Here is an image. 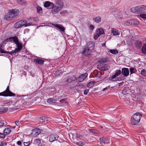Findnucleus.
<instances>
[{"label":"nucleus","instance_id":"f257e3e1","mask_svg":"<svg viewBox=\"0 0 146 146\" xmlns=\"http://www.w3.org/2000/svg\"><path fill=\"white\" fill-rule=\"evenodd\" d=\"M131 11L133 13H146V5L138 6L131 8Z\"/></svg>","mask_w":146,"mask_h":146},{"label":"nucleus","instance_id":"f03ea898","mask_svg":"<svg viewBox=\"0 0 146 146\" xmlns=\"http://www.w3.org/2000/svg\"><path fill=\"white\" fill-rule=\"evenodd\" d=\"M142 115L138 112H136L134 114L131 118V123L133 125H136L139 123Z\"/></svg>","mask_w":146,"mask_h":146},{"label":"nucleus","instance_id":"7ed1b4c3","mask_svg":"<svg viewBox=\"0 0 146 146\" xmlns=\"http://www.w3.org/2000/svg\"><path fill=\"white\" fill-rule=\"evenodd\" d=\"M17 15L16 11L13 9L10 11L5 16L4 18L6 20L11 19L15 17Z\"/></svg>","mask_w":146,"mask_h":146},{"label":"nucleus","instance_id":"20e7f679","mask_svg":"<svg viewBox=\"0 0 146 146\" xmlns=\"http://www.w3.org/2000/svg\"><path fill=\"white\" fill-rule=\"evenodd\" d=\"M15 43L16 44L17 47L14 50H13L10 52V54L11 55H12V54L14 53H16L19 52L22 50L23 47L22 43L19 41L18 39Z\"/></svg>","mask_w":146,"mask_h":146},{"label":"nucleus","instance_id":"39448f33","mask_svg":"<svg viewBox=\"0 0 146 146\" xmlns=\"http://www.w3.org/2000/svg\"><path fill=\"white\" fill-rule=\"evenodd\" d=\"M9 86H8L6 90L1 93H0V96H15V94L11 92L9 89Z\"/></svg>","mask_w":146,"mask_h":146},{"label":"nucleus","instance_id":"423d86ee","mask_svg":"<svg viewBox=\"0 0 146 146\" xmlns=\"http://www.w3.org/2000/svg\"><path fill=\"white\" fill-rule=\"evenodd\" d=\"M97 68L100 70H106L110 68V66L101 63L97 65Z\"/></svg>","mask_w":146,"mask_h":146},{"label":"nucleus","instance_id":"0eeeda50","mask_svg":"<svg viewBox=\"0 0 146 146\" xmlns=\"http://www.w3.org/2000/svg\"><path fill=\"white\" fill-rule=\"evenodd\" d=\"M52 11L51 12L53 14H56L58 13L61 10L60 8L57 7L53 3L52 4Z\"/></svg>","mask_w":146,"mask_h":146},{"label":"nucleus","instance_id":"6e6552de","mask_svg":"<svg viewBox=\"0 0 146 146\" xmlns=\"http://www.w3.org/2000/svg\"><path fill=\"white\" fill-rule=\"evenodd\" d=\"M18 38L17 36H15L14 37H10L7 38L5 41V44L7 42H11L15 43Z\"/></svg>","mask_w":146,"mask_h":146},{"label":"nucleus","instance_id":"1a4fd4ad","mask_svg":"<svg viewBox=\"0 0 146 146\" xmlns=\"http://www.w3.org/2000/svg\"><path fill=\"white\" fill-rule=\"evenodd\" d=\"M94 42L91 41L87 42L86 44L87 48L90 49L92 50L94 49Z\"/></svg>","mask_w":146,"mask_h":146},{"label":"nucleus","instance_id":"9d476101","mask_svg":"<svg viewBox=\"0 0 146 146\" xmlns=\"http://www.w3.org/2000/svg\"><path fill=\"white\" fill-rule=\"evenodd\" d=\"M88 74L85 73L80 75L78 78V80L79 82H82L87 76Z\"/></svg>","mask_w":146,"mask_h":146},{"label":"nucleus","instance_id":"9b49d317","mask_svg":"<svg viewBox=\"0 0 146 146\" xmlns=\"http://www.w3.org/2000/svg\"><path fill=\"white\" fill-rule=\"evenodd\" d=\"M92 52V50L87 48H84L83 51L82 52V54L86 56L90 55Z\"/></svg>","mask_w":146,"mask_h":146},{"label":"nucleus","instance_id":"f8f14e48","mask_svg":"<svg viewBox=\"0 0 146 146\" xmlns=\"http://www.w3.org/2000/svg\"><path fill=\"white\" fill-rule=\"evenodd\" d=\"M58 137V136L56 135L52 134L50 136L49 138V141L50 142L57 140Z\"/></svg>","mask_w":146,"mask_h":146},{"label":"nucleus","instance_id":"ddd939ff","mask_svg":"<svg viewBox=\"0 0 146 146\" xmlns=\"http://www.w3.org/2000/svg\"><path fill=\"white\" fill-rule=\"evenodd\" d=\"M55 5L57 7H59L60 9L61 10L64 4L63 1L62 0H58L56 2V4Z\"/></svg>","mask_w":146,"mask_h":146},{"label":"nucleus","instance_id":"4468645a","mask_svg":"<svg viewBox=\"0 0 146 146\" xmlns=\"http://www.w3.org/2000/svg\"><path fill=\"white\" fill-rule=\"evenodd\" d=\"M122 73L123 75L125 76H127L129 74V71L128 68H123L122 69Z\"/></svg>","mask_w":146,"mask_h":146},{"label":"nucleus","instance_id":"2eb2a0df","mask_svg":"<svg viewBox=\"0 0 146 146\" xmlns=\"http://www.w3.org/2000/svg\"><path fill=\"white\" fill-rule=\"evenodd\" d=\"M100 141L103 143H108L109 142V140L107 137H103L100 139Z\"/></svg>","mask_w":146,"mask_h":146},{"label":"nucleus","instance_id":"dca6fc26","mask_svg":"<svg viewBox=\"0 0 146 146\" xmlns=\"http://www.w3.org/2000/svg\"><path fill=\"white\" fill-rule=\"evenodd\" d=\"M54 26L58 29L61 31L63 32H65V29L64 27H63L61 25L55 24L54 25Z\"/></svg>","mask_w":146,"mask_h":146},{"label":"nucleus","instance_id":"f3484780","mask_svg":"<svg viewBox=\"0 0 146 146\" xmlns=\"http://www.w3.org/2000/svg\"><path fill=\"white\" fill-rule=\"evenodd\" d=\"M134 44L136 47L139 48H140L142 45L141 41L139 40L135 41L134 42Z\"/></svg>","mask_w":146,"mask_h":146},{"label":"nucleus","instance_id":"a211bd4d","mask_svg":"<svg viewBox=\"0 0 146 146\" xmlns=\"http://www.w3.org/2000/svg\"><path fill=\"white\" fill-rule=\"evenodd\" d=\"M57 100L56 99L53 98H49L47 100V102L50 104H52L53 103H55Z\"/></svg>","mask_w":146,"mask_h":146},{"label":"nucleus","instance_id":"6ab92c4d","mask_svg":"<svg viewBox=\"0 0 146 146\" xmlns=\"http://www.w3.org/2000/svg\"><path fill=\"white\" fill-rule=\"evenodd\" d=\"M111 33L113 34V35H119L118 31L115 29L112 28L111 30Z\"/></svg>","mask_w":146,"mask_h":146},{"label":"nucleus","instance_id":"aec40b11","mask_svg":"<svg viewBox=\"0 0 146 146\" xmlns=\"http://www.w3.org/2000/svg\"><path fill=\"white\" fill-rule=\"evenodd\" d=\"M40 133V129H35L33 131V134L35 136L38 135Z\"/></svg>","mask_w":146,"mask_h":146},{"label":"nucleus","instance_id":"412c9836","mask_svg":"<svg viewBox=\"0 0 146 146\" xmlns=\"http://www.w3.org/2000/svg\"><path fill=\"white\" fill-rule=\"evenodd\" d=\"M127 94V90L126 89H124L123 90L122 93L121 94V97L123 98H124L125 97Z\"/></svg>","mask_w":146,"mask_h":146},{"label":"nucleus","instance_id":"4be33fe9","mask_svg":"<svg viewBox=\"0 0 146 146\" xmlns=\"http://www.w3.org/2000/svg\"><path fill=\"white\" fill-rule=\"evenodd\" d=\"M19 23H20L21 27H25V25L27 23V21L26 20H22L19 21Z\"/></svg>","mask_w":146,"mask_h":146},{"label":"nucleus","instance_id":"5701e85b","mask_svg":"<svg viewBox=\"0 0 146 146\" xmlns=\"http://www.w3.org/2000/svg\"><path fill=\"white\" fill-rule=\"evenodd\" d=\"M97 33L99 35H101L104 33V31L103 29L102 28H98L96 30Z\"/></svg>","mask_w":146,"mask_h":146},{"label":"nucleus","instance_id":"b1692460","mask_svg":"<svg viewBox=\"0 0 146 146\" xmlns=\"http://www.w3.org/2000/svg\"><path fill=\"white\" fill-rule=\"evenodd\" d=\"M35 61L37 63L39 64H43L44 61L41 59L36 58L35 60Z\"/></svg>","mask_w":146,"mask_h":146},{"label":"nucleus","instance_id":"393cba45","mask_svg":"<svg viewBox=\"0 0 146 146\" xmlns=\"http://www.w3.org/2000/svg\"><path fill=\"white\" fill-rule=\"evenodd\" d=\"M52 3H53L49 1H46L44 2V7H49L50 5L52 6Z\"/></svg>","mask_w":146,"mask_h":146},{"label":"nucleus","instance_id":"a878e982","mask_svg":"<svg viewBox=\"0 0 146 146\" xmlns=\"http://www.w3.org/2000/svg\"><path fill=\"white\" fill-rule=\"evenodd\" d=\"M141 52L144 54H146V43L143 44V45L142 48Z\"/></svg>","mask_w":146,"mask_h":146},{"label":"nucleus","instance_id":"bb28decb","mask_svg":"<svg viewBox=\"0 0 146 146\" xmlns=\"http://www.w3.org/2000/svg\"><path fill=\"white\" fill-rule=\"evenodd\" d=\"M93 20L96 22L98 23L101 21V18L100 17H97L94 18Z\"/></svg>","mask_w":146,"mask_h":146},{"label":"nucleus","instance_id":"cd10ccee","mask_svg":"<svg viewBox=\"0 0 146 146\" xmlns=\"http://www.w3.org/2000/svg\"><path fill=\"white\" fill-rule=\"evenodd\" d=\"M95 83L94 82H90L87 84V87L89 88H91L94 85Z\"/></svg>","mask_w":146,"mask_h":146},{"label":"nucleus","instance_id":"c85d7f7f","mask_svg":"<svg viewBox=\"0 0 146 146\" xmlns=\"http://www.w3.org/2000/svg\"><path fill=\"white\" fill-rule=\"evenodd\" d=\"M1 112L5 113L7 112L8 110V108L7 107L0 108Z\"/></svg>","mask_w":146,"mask_h":146},{"label":"nucleus","instance_id":"c756f323","mask_svg":"<svg viewBox=\"0 0 146 146\" xmlns=\"http://www.w3.org/2000/svg\"><path fill=\"white\" fill-rule=\"evenodd\" d=\"M108 60L107 58H100L98 61L99 62H106L108 61Z\"/></svg>","mask_w":146,"mask_h":146},{"label":"nucleus","instance_id":"7c9ffc66","mask_svg":"<svg viewBox=\"0 0 146 146\" xmlns=\"http://www.w3.org/2000/svg\"><path fill=\"white\" fill-rule=\"evenodd\" d=\"M88 130L90 132H91L94 134H99L98 131L96 129H89Z\"/></svg>","mask_w":146,"mask_h":146},{"label":"nucleus","instance_id":"2f4dec72","mask_svg":"<svg viewBox=\"0 0 146 146\" xmlns=\"http://www.w3.org/2000/svg\"><path fill=\"white\" fill-rule=\"evenodd\" d=\"M11 131V129L9 128H6L4 131V133H6L7 134H9Z\"/></svg>","mask_w":146,"mask_h":146},{"label":"nucleus","instance_id":"473e14b6","mask_svg":"<svg viewBox=\"0 0 146 146\" xmlns=\"http://www.w3.org/2000/svg\"><path fill=\"white\" fill-rule=\"evenodd\" d=\"M34 143L35 144H37L38 145L41 143V141L39 139H36L34 140Z\"/></svg>","mask_w":146,"mask_h":146},{"label":"nucleus","instance_id":"72a5a7b5","mask_svg":"<svg viewBox=\"0 0 146 146\" xmlns=\"http://www.w3.org/2000/svg\"><path fill=\"white\" fill-rule=\"evenodd\" d=\"M110 52L113 54H117L118 53V51L116 49H111L110 50Z\"/></svg>","mask_w":146,"mask_h":146},{"label":"nucleus","instance_id":"f704fd0d","mask_svg":"<svg viewBox=\"0 0 146 146\" xmlns=\"http://www.w3.org/2000/svg\"><path fill=\"white\" fill-rule=\"evenodd\" d=\"M37 11L38 13H42V8L40 6H38L37 7Z\"/></svg>","mask_w":146,"mask_h":146},{"label":"nucleus","instance_id":"c9c22d12","mask_svg":"<svg viewBox=\"0 0 146 146\" xmlns=\"http://www.w3.org/2000/svg\"><path fill=\"white\" fill-rule=\"evenodd\" d=\"M116 77V76L114 75L110 77L109 78V79L110 80L113 81H117L116 79L115 78Z\"/></svg>","mask_w":146,"mask_h":146},{"label":"nucleus","instance_id":"e433bc0d","mask_svg":"<svg viewBox=\"0 0 146 146\" xmlns=\"http://www.w3.org/2000/svg\"><path fill=\"white\" fill-rule=\"evenodd\" d=\"M14 27H15L16 29L18 28L21 27L20 25V23H19V21L17 22H16L15 24Z\"/></svg>","mask_w":146,"mask_h":146},{"label":"nucleus","instance_id":"4c0bfd02","mask_svg":"<svg viewBox=\"0 0 146 146\" xmlns=\"http://www.w3.org/2000/svg\"><path fill=\"white\" fill-rule=\"evenodd\" d=\"M121 71L120 70H118L116 71L114 75L116 77L119 75L121 74Z\"/></svg>","mask_w":146,"mask_h":146},{"label":"nucleus","instance_id":"58836bf2","mask_svg":"<svg viewBox=\"0 0 146 146\" xmlns=\"http://www.w3.org/2000/svg\"><path fill=\"white\" fill-rule=\"evenodd\" d=\"M130 71L131 74H132L133 73H135L136 71V70L134 68H130Z\"/></svg>","mask_w":146,"mask_h":146},{"label":"nucleus","instance_id":"ea45409f","mask_svg":"<svg viewBox=\"0 0 146 146\" xmlns=\"http://www.w3.org/2000/svg\"><path fill=\"white\" fill-rule=\"evenodd\" d=\"M133 20H128L126 21V24L128 25H130L132 24Z\"/></svg>","mask_w":146,"mask_h":146},{"label":"nucleus","instance_id":"a19ab883","mask_svg":"<svg viewBox=\"0 0 146 146\" xmlns=\"http://www.w3.org/2000/svg\"><path fill=\"white\" fill-rule=\"evenodd\" d=\"M9 52V51L7 52L6 51H4L3 49L1 50L0 51V52H1V53H7L9 54H10V52Z\"/></svg>","mask_w":146,"mask_h":146},{"label":"nucleus","instance_id":"79ce46f5","mask_svg":"<svg viewBox=\"0 0 146 146\" xmlns=\"http://www.w3.org/2000/svg\"><path fill=\"white\" fill-rule=\"evenodd\" d=\"M141 73L142 75L146 76V71L145 70H141Z\"/></svg>","mask_w":146,"mask_h":146},{"label":"nucleus","instance_id":"37998d69","mask_svg":"<svg viewBox=\"0 0 146 146\" xmlns=\"http://www.w3.org/2000/svg\"><path fill=\"white\" fill-rule=\"evenodd\" d=\"M140 17L143 19H146V14L144 13L141 14L140 15Z\"/></svg>","mask_w":146,"mask_h":146},{"label":"nucleus","instance_id":"c03bdc74","mask_svg":"<svg viewBox=\"0 0 146 146\" xmlns=\"http://www.w3.org/2000/svg\"><path fill=\"white\" fill-rule=\"evenodd\" d=\"M132 24L135 25H138L139 24V22L137 20H133Z\"/></svg>","mask_w":146,"mask_h":146},{"label":"nucleus","instance_id":"a18cd8bd","mask_svg":"<svg viewBox=\"0 0 146 146\" xmlns=\"http://www.w3.org/2000/svg\"><path fill=\"white\" fill-rule=\"evenodd\" d=\"M70 77L72 82L75 81L77 79V78L75 76H73L71 77Z\"/></svg>","mask_w":146,"mask_h":146},{"label":"nucleus","instance_id":"49530a36","mask_svg":"<svg viewBox=\"0 0 146 146\" xmlns=\"http://www.w3.org/2000/svg\"><path fill=\"white\" fill-rule=\"evenodd\" d=\"M7 145V143L4 142H1L0 144V146H6Z\"/></svg>","mask_w":146,"mask_h":146},{"label":"nucleus","instance_id":"de8ad7c7","mask_svg":"<svg viewBox=\"0 0 146 146\" xmlns=\"http://www.w3.org/2000/svg\"><path fill=\"white\" fill-rule=\"evenodd\" d=\"M33 24L31 23H26L25 25V27H27L33 25Z\"/></svg>","mask_w":146,"mask_h":146},{"label":"nucleus","instance_id":"09e8293b","mask_svg":"<svg viewBox=\"0 0 146 146\" xmlns=\"http://www.w3.org/2000/svg\"><path fill=\"white\" fill-rule=\"evenodd\" d=\"M0 137L2 138H4L5 137V135L4 133H0Z\"/></svg>","mask_w":146,"mask_h":146},{"label":"nucleus","instance_id":"8fccbe9b","mask_svg":"<svg viewBox=\"0 0 146 146\" xmlns=\"http://www.w3.org/2000/svg\"><path fill=\"white\" fill-rule=\"evenodd\" d=\"M100 35H99V34L97 33V34L95 35V36H94V38L95 39H97L98 38Z\"/></svg>","mask_w":146,"mask_h":146},{"label":"nucleus","instance_id":"3c124183","mask_svg":"<svg viewBox=\"0 0 146 146\" xmlns=\"http://www.w3.org/2000/svg\"><path fill=\"white\" fill-rule=\"evenodd\" d=\"M66 81L67 82L69 83H71L72 82L71 79H70V77L69 78H68L67 79Z\"/></svg>","mask_w":146,"mask_h":146},{"label":"nucleus","instance_id":"603ef678","mask_svg":"<svg viewBox=\"0 0 146 146\" xmlns=\"http://www.w3.org/2000/svg\"><path fill=\"white\" fill-rule=\"evenodd\" d=\"M85 145V143L84 142L80 141L79 142V145L80 146H82Z\"/></svg>","mask_w":146,"mask_h":146},{"label":"nucleus","instance_id":"864d4df0","mask_svg":"<svg viewBox=\"0 0 146 146\" xmlns=\"http://www.w3.org/2000/svg\"><path fill=\"white\" fill-rule=\"evenodd\" d=\"M30 144V142H24V145L25 146H27L29 145Z\"/></svg>","mask_w":146,"mask_h":146},{"label":"nucleus","instance_id":"5fc2aeb1","mask_svg":"<svg viewBox=\"0 0 146 146\" xmlns=\"http://www.w3.org/2000/svg\"><path fill=\"white\" fill-rule=\"evenodd\" d=\"M89 90V89H86L84 90V94L85 95L87 94L88 93Z\"/></svg>","mask_w":146,"mask_h":146},{"label":"nucleus","instance_id":"6e6d98bb","mask_svg":"<svg viewBox=\"0 0 146 146\" xmlns=\"http://www.w3.org/2000/svg\"><path fill=\"white\" fill-rule=\"evenodd\" d=\"M4 122L3 120H1L0 121V126H3L4 124Z\"/></svg>","mask_w":146,"mask_h":146},{"label":"nucleus","instance_id":"4d7b16f0","mask_svg":"<svg viewBox=\"0 0 146 146\" xmlns=\"http://www.w3.org/2000/svg\"><path fill=\"white\" fill-rule=\"evenodd\" d=\"M90 30H93L94 29V27L93 25H91L90 27Z\"/></svg>","mask_w":146,"mask_h":146},{"label":"nucleus","instance_id":"13d9d810","mask_svg":"<svg viewBox=\"0 0 146 146\" xmlns=\"http://www.w3.org/2000/svg\"><path fill=\"white\" fill-rule=\"evenodd\" d=\"M16 124L17 125H20V124H21V122L20 121H16L15 122Z\"/></svg>","mask_w":146,"mask_h":146},{"label":"nucleus","instance_id":"bf43d9fd","mask_svg":"<svg viewBox=\"0 0 146 146\" xmlns=\"http://www.w3.org/2000/svg\"><path fill=\"white\" fill-rule=\"evenodd\" d=\"M38 146H45V144L44 143H41Z\"/></svg>","mask_w":146,"mask_h":146},{"label":"nucleus","instance_id":"052dcab7","mask_svg":"<svg viewBox=\"0 0 146 146\" xmlns=\"http://www.w3.org/2000/svg\"><path fill=\"white\" fill-rule=\"evenodd\" d=\"M38 20V19L36 17H35L33 19V20L35 21H37Z\"/></svg>","mask_w":146,"mask_h":146},{"label":"nucleus","instance_id":"680f3d73","mask_svg":"<svg viewBox=\"0 0 146 146\" xmlns=\"http://www.w3.org/2000/svg\"><path fill=\"white\" fill-rule=\"evenodd\" d=\"M40 119L41 120H44L46 119V117H40Z\"/></svg>","mask_w":146,"mask_h":146},{"label":"nucleus","instance_id":"e2e57ef3","mask_svg":"<svg viewBox=\"0 0 146 146\" xmlns=\"http://www.w3.org/2000/svg\"><path fill=\"white\" fill-rule=\"evenodd\" d=\"M17 144L19 145H21V142L20 141H18L17 142Z\"/></svg>","mask_w":146,"mask_h":146},{"label":"nucleus","instance_id":"0e129e2a","mask_svg":"<svg viewBox=\"0 0 146 146\" xmlns=\"http://www.w3.org/2000/svg\"><path fill=\"white\" fill-rule=\"evenodd\" d=\"M109 88V86L108 87H106V88H104L102 91H105V90H107Z\"/></svg>","mask_w":146,"mask_h":146},{"label":"nucleus","instance_id":"69168bd1","mask_svg":"<svg viewBox=\"0 0 146 146\" xmlns=\"http://www.w3.org/2000/svg\"><path fill=\"white\" fill-rule=\"evenodd\" d=\"M65 100L64 99H61L59 101L60 102H63L65 101Z\"/></svg>","mask_w":146,"mask_h":146},{"label":"nucleus","instance_id":"338daca9","mask_svg":"<svg viewBox=\"0 0 146 146\" xmlns=\"http://www.w3.org/2000/svg\"><path fill=\"white\" fill-rule=\"evenodd\" d=\"M84 85H82V84L80 85L79 86L81 88H83L84 87Z\"/></svg>","mask_w":146,"mask_h":146},{"label":"nucleus","instance_id":"774afa93","mask_svg":"<svg viewBox=\"0 0 146 146\" xmlns=\"http://www.w3.org/2000/svg\"><path fill=\"white\" fill-rule=\"evenodd\" d=\"M83 137V136L81 135H79V136L77 137H79L80 138V137Z\"/></svg>","mask_w":146,"mask_h":146}]
</instances>
